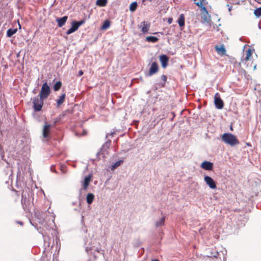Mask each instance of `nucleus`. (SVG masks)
<instances>
[{
  "label": "nucleus",
  "instance_id": "39",
  "mask_svg": "<svg viewBox=\"0 0 261 261\" xmlns=\"http://www.w3.org/2000/svg\"><path fill=\"white\" fill-rule=\"evenodd\" d=\"M18 223H19V224H20V225H22V224H23V223H22V222H19Z\"/></svg>",
  "mask_w": 261,
  "mask_h": 261
},
{
  "label": "nucleus",
  "instance_id": "24",
  "mask_svg": "<svg viewBox=\"0 0 261 261\" xmlns=\"http://www.w3.org/2000/svg\"><path fill=\"white\" fill-rule=\"evenodd\" d=\"M107 0H97L96 4L100 7H105L107 5Z\"/></svg>",
  "mask_w": 261,
  "mask_h": 261
},
{
  "label": "nucleus",
  "instance_id": "27",
  "mask_svg": "<svg viewBox=\"0 0 261 261\" xmlns=\"http://www.w3.org/2000/svg\"><path fill=\"white\" fill-rule=\"evenodd\" d=\"M165 223V218L163 217L160 221H157L155 223V226L159 227L160 226L164 225Z\"/></svg>",
  "mask_w": 261,
  "mask_h": 261
},
{
  "label": "nucleus",
  "instance_id": "18",
  "mask_svg": "<svg viewBox=\"0 0 261 261\" xmlns=\"http://www.w3.org/2000/svg\"><path fill=\"white\" fill-rule=\"evenodd\" d=\"M252 51L250 48H249L247 50H246L245 53L246 56L244 59L242 60V62H243L244 61H247L249 60L251 56H252Z\"/></svg>",
  "mask_w": 261,
  "mask_h": 261
},
{
  "label": "nucleus",
  "instance_id": "32",
  "mask_svg": "<svg viewBox=\"0 0 261 261\" xmlns=\"http://www.w3.org/2000/svg\"><path fill=\"white\" fill-rule=\"evenodd\" d=\"M121 164V161H118V162H117L116 163H115L113 165V168H115L117 167H118Z\"/></svg>",
  "mask_w": 261,
  "mask_h": 261
},
{
  "label": "nucleus",
  "instance_id": "43",
  "mask_svg": "<svg viewBox=\"0 0 261 261\" xmlns=\"http://www.w3.org/2000/svg\"><path fill=\"white\" fill-rule=\"evenodd\" d=\"M145 0H143V2H145Z\"/></svg>",
  "mask_w": 261,
  "mask_h": 261
},
{
  "label": "nucleus",
  "instance_id": "21",
  "mask_svg": "<svg viewBox=\"0 0 261 261\" xmlns=\"http://www.w3.org/2000/svg\"><path fill=\"white\" fill-rule=\"evenodd\" d=\"M94 196L92 193H89L87 195L86 200L88 204H91L93 201Z\"/></svg>",
  "mask_w": 261,
  "mask_h": 261
},
{
  "label": "nucleus",
  "instance_id": "30",
  "mask_svg": "<svg viewBox=\"0 0 261 261\" xmlns=\"http://www.w3.org/2000/svg\"><path fill=\"white\" fill-rule=\"evenodd\" d=\"M161 79L163 80V83L162 84V86L164 87L167 80V77L165 75H162L161 76Z\"/></svg>",
  "mask_w": 261,
  "mask_h": 261
},
{
  "label": "nucleus",
  "instance_id": "9",
  "mask_svg": "<svg viewBox=\"0 0 261 261\" xmlns=\"http://www.w3.org/2000/svg\"><path fill=\"white\" fill-rule=\"evenodd\" d=\"M195 4L200 8L202 11L207 13V11L205 7V5L207 4L205 0H194Z\"/></svg>",
  "mask_w": 261,
  "mask_h": 261
},
{
  "label": "nucleus",
  "instance_id": "33",
  "mask_svg": "<svg viewBox=\"0 0 261 261\" xmlns=\"http://www.w3.org/2000/svg\"><path fill=\"white\" fill-rule=\"evenodd\" d=\"M218 255H219V253H218V252H216L214 255H211L210 256H208L210 257H212V258L213 257H214V258H216V259H217Z\"/></svg>",
  "mask_w": 261,
  "mask_h": 261
},
{
  "label": "nucleus",
  "instance_id": "4",
  "mask_svg": "<svg viewBox=\"0 0 261 261\" xmlns=\"http://www.w3.org/2000/svg\"><path fill=\"white\" fill-rule=\"evenodd\" d=\"M214 103L217 109H222L224 107V102L220 97V94L216 93L214 96Z\"/></svg>",
  "mask_w": 261,
  "mask_h": 261
},
{
  "label": "nucleus",
  "instance_id": "35",
  "mask_svg": "<svg viewBox=\"0 0 261 261\" xmlns=\"http://www.w3.org/2000/svg\"><path fill=\"white\" fill-rule=\"evenodd\" d=\"M173 19L172 18H169L168 19V22L169 24H171L172 22Z\"/></svg>",
  "mask_w": 261,
  "mask_h": 261
},
{
  "label": "nucleus",
  "instance_id": "36",
  "mask_svg": "<svg viewBox=\"0 0 261 261\" xmlns=\"http://www.w3.org/2000/svg\"><path fill=\"white\" fill-rule=\"evenodd\" d=\"M227 7H228L229 11L230 12L232 10V7L231 6H229V5H227Z\"/></svg>",
  "mask_w": 261,
  "mask_h": 261
},
{
  "label": "nucleus",
  "instance_id": "3",
  "mask_svg": "<svg viewBox=\"0 0 261 261\" xmlns=\"http://www.w3.org/2000/svg\"><path fill=\"white\" fill-rule=\"evenodd\" d=\"M50 92V88L47 85V83L45 82L43 83L42 86L39 96L41 97V98L46 99L49 95Z\"/></svg>",
  "mask_w": 261,
  "mask_h": 261
},
{
  "label": "nucleus",
  "instance_id": "29",
  "mask_svg": "<svg viewBox=\"0 0 261 261\" xmlns=\"http://www.w3.org/2000/svg\"><path fill=\"white\" fill-rule=\"evenodd\" d=\"M74 31H76L79 29V26L76 21H73L71 23V27Z\"/></svg>",
  "mask_w": 261,
  "mask_h": 261
},
{
  "label": "nucleus",
  "instance_id": "13",
  "mask_svg": "<svg viewBox=\"0 0 261 261\" xmlns=\"http://www.w3.org/2000/svg\"><path fill=\"white\" fill-rule=\"evenodd\" d=\"M92 175H89L87 176H86L84 178V181L83 183V189L84 190H86L89 185V184L91 180Z\"/></svg>",
  "mask_w": 261,
  "mask_h": 261
},
{
  "label": "nucleus",
  "instance_id": "2",
  "mask_svg": "<svg viewBox=\"0 0 261 261\" xmlns=\"http://www.w3.org/2000/svg\"><path fill=\"white\" fill-rule=\"evenodd\" d=\"M43 98H41L40 97H36L34 98L33 103L35 111L39 112L41 110L43 105Z\"/></svg>",
  "mask_w": 261,
  "mask_h": 261
},
{
  "label": "nucleus",
  "instance_id": "19",
  "mask_svg": "<svg viewBox=\"0 0 261 261\" xmlns=\"http://www.w3.org/2000/svg\"><path fill=\"white\" fill-rule=\"evenodd\" d=\"M66 97L65 93H63L57 100V106H60L65 101Z\"/></svg>",
  "mask_w": 261,
  "mask_h": 261
},
{
  "label": "nucleus",
  "instance_id": "42",
  "mask_svg": "<svg viewBox=\"0 0 261 261\" xmlns=\"http://www.w3.org/2000/svg\"><path fill=\"white\" fill-rule=\"evenodd\" d=\"M238 64H239V66L241 65V63H239Z\"/></svg>",
  "mask_w": 261,
  "mask_h": 261
},
{
  "label": "nucleus",
  "instance_id": "7",
  "mask_svg": "<svg viewBox=\"0 0 261 261\" xmlns=\"http://www.w3.org/2000/svg\"><path fill=\"white\" fill-rule=\"evenodd\" d=\"M204 180L206 184L212 189H215L217 188L216 183L214 179L207 175L205 176Z\"/></svg>",
  "mask_w": 261,
  "mask_h": 261
},
{
  "label": "nucleus",
  "instance_id": "25",
  "mask_svg": "<svg viewBox=\"0 0 261 261\" xmlns=\"http://www.w3.org/2000/svg\"><path fill=\"white\" fill-rule=\"evenodd\" d=\"M137 3L136 2H133L129 6V10L131 12H134L137 8Z\"/></svg>",
  "mask_w": 261,
  "mask_h": 261
},
{
  "label": "nucleus",
  "instance_id": "26",
  "mask_svg": "<svg viewBox=\"0 0 261 261\" xmlns=\"http://www.w3.org/2000/svg\"><path fill=\"white\" fill-rule=\"evenodd\" d=\"M62 83L60 81H58L54 86V90L55 91H57L59 90V89L61 88Z\"/></svg>",
  "mask_w": 261,
  "mask_h": 261
},
{
  "label": "nucleus",
  "instance_id": "41",
  "mask_svg": "<svg viewBox=\"0 0 261 261\" xmlns=\"http://www.w3.org/2000/svg\"><path fill=\"white\" fill-rule=\"evenodd\" d=\"M19 28H21V25L19 23Z\"/></svg>",
  "mask_w": 261,
  "mask_h": 261
},
{
  "label": "nucleus",
  "instance_id": "28",
  "mask_svg": "<svg viewBox=\"0 0 261 261\" xmlns=\"http://www.w3.org/2000/svg\"><path fill=\"white\" fill-rule=\"evenodd\" d=\"M254 15L256 17H259L261 16V8H257L254 10Z\"/></svg>",
  "mask_w": 261,
  "mask_h": 261
},
{
  "label": "nucleus",
  "instance_id": "12",
  "mask_svg": "<svg viewBox=\"0 0 261 261\" xmlns=\"http://www.w3.org/2000/svg\"><path fill=\"white\" fill-rule=\"evenodd\" d=\"M51 125L48 124L46 122L43 126V136L44 138H47L49 136Z\"/></svg>",
  "mask_w": 261,
  "mask_h": 261
},
{
  "label": "nucleus",
  "instance_id": "31",
  "mask_svg": "<svg viewBox=\"0 0 261 261\" xmlns=\"http://www.w3.org/2000/svg\"><path fill=\"white\" fill-rule=\"evenodd\" d=\"M75 32L72 28H70L67 32L66 34L69 35L73 32Z\"/></svg>",
  "mask_w": 261,
  "mask_h": 261
},
{
  "label": "nucleus",
  "instance_id": "38",
  "mask_svg": "<svg viewBox=\"0 0 261 261\" xmlns=\"http://www.w3.org/2000/svg\"><path fill=\"white\" fill-rule=\"evenodd\" d=\"M59 119H58V118L56 119L55 120V121H54V124H56L57 122H58V121H59Z\"/></svg>",
  "mask_w": 261,
  "mask_h": 261
},
{
  "label": "nucleus",
  "instance_id": "34",
  "mask_svg": "<svg viewBox=\"0 0 261 261\" xmlns=\"http://www.w3.org/2000/svg\"><path fill=\"white\" fill-rule=\"evenodd\" d=\"M77 25H78L79 27H80V26H81L82 24H83L85 23V20H82L80 21H77Z\"/></svg>",
  "mask_w": 261,
  "mask_h": 261
},
{
  "label": "nucleus",
  "instance_id": "37",
  "mask_svg": "<svg viewBox=\"0 0 261 261\" xmlns=\"http://www.w3.org/2000/svg\"><path fill=\"white\" fill-rule=\"evenodd\" d=\"M83 74V71H82V70H80V71H79V76H81V75H82Z\"/></svg>",
  "mask_w": 261,
  "mask_h": 261
},
{
  "label": "nucleus",
  "instance_id": "23",
  "mask_svg": "<svg viewBox=\"0 0 261 261\" xmlns=\"http://www.w3.org/2000/svg\"><path fill=\"white\" fill-rule=\"evenodd\" d=\"M110 21L108 20H106L104 21L102 25H101V29L103 30H106L110 27Z\"/></svg>",
  "mask_w": 261,
  "mask_h": 261
},
{
  "label": "nucleus",
  "instance_id": "20",
  "mask_svg": "<svg viewBox=\"0 0 261 261\" xmlns=\"http://www.w3.org/2000/svg\"><path fill=\"white\" fill-rule=\"evenodd\" d=\"M145 40L148 42L155 43L158 41L159 38L154 36H147L146 37Z\"/></svg>",
  "mask_w": 261,
  "mask_h": 261
},
{
  "label": "nucleus",
  "instance_id": "17",
  "mask_svg": "<svg viewBox=\"0 0 261 261\" xmlns=\"http://www.w3.org/2000/svg\"><path fill=\"white\" fill-rule=\"evenodd\" d=\"M21 203L22 204L27 205L29 203V200L27 199L26 193L23 191L21 194Z\"/></svg>",
  "mask_w": 261,
  "mask_h": 261
},
{
  "label": "nucleus",
  "instance_id": "14",
  "mask_svg": "<svg viewBox=\"0 0 261 261\" xmlns=\"http://www.w3.org/2000/svg\"><path fill=\"white\" fill-rule=\"evenodd\" d=\"M215 48L216 51L218 54L220 55L221 56H223L225 55L226 49L224 47V45H221L220 46L217 45L215 46Z\"/></svg>",
  "mask_w": 261,
  "mask_h": 261
},
{
  "label": "nucleus",
  "instance_id": "40",
  "mask_svg": "<svg viewBox=\"0 0 261 261\" xmlns=\"http://www.w3.org/2000/svg\"><path fill=\"white\" fill-rule=\"evenodd\" d=\"M15 192L17 193V194L18 195V192H17V191H16V190H15Z\"/></svg>",
  "mask_w": 261,
  "mask_h": 261
},
{
  "label": "nucleus",
  "instance_id": "15",
  "mask_svg": "<svg viewBox=\"0 0 261 261\" xmlns=\"http://www.w3.org/2000/svg\"><path fill=\"white\" fill-rule=\"evenodd\" d=\"M67 19L68 17L67 16H65L61 18H57L56 21L58 22V26L59 27H63L65 24Z\"/></svg>",
  "mask_w": 261,
  "mask_h": 261
},
{
  "label": "nucleus",
  "instance_id": "16",
  "mask_svg": "<svg viewBox=\"0 0 261 261\" xmlns=\"http://www.w3.org/2000/svg\"><path fill=\"white\" fill-rule=\"evenodd\" d=\"M185 17L184 14H181L177 20V22L180 27L183 28L185 26Z\"/></svg>",
  "mask_w": 261,
  "mask_h": 261
},
{
  "label": "nucleus",
  "instance_id": "10",
  "mask_svg": "<svg viewBox=\"0 0 261 261\" xmlns=\"http://www.w3.org/2000/svg\"><path fill=\"white\" fill-rule=\"evenodd\" d=\"M200 167L206 170H212L213 168V164L210 162L205 161L201 163Z\"/></svg>",
  "mask_w": 261,
  "mask_h": 261
},
{
  "label": "nucleus",
  "instance_id": "8",
  "mask_svg": "<svg viewBox=\"0 0 261 261\" xmlns=\"http://www.w3.org/2000/svg\"><path fill=\"white\" fill-rule=\"evenodd\" d=\"M111 144V141L108 140L102 146L99 152L98 153V154H108V149L109 148Z\"/></svg>",
  "mask_w": 261,
  "mask_h": 261
},
{
  "label": "nucleus",
  "instance_id": "6",
  "mask_svg": "<svg viewBox=\"0 0 261 261\" xmlns=\"http://www.w3.org/2000/svg\"><path fill=\"white\" fill-rule=\"evenodd\" d=\"M138 28L140 29L141 31L144 34L148 33L150 27V22L146 21H143L141 22L139 25H138Z\"/></svg>",
  "mask_w": 261,
  "mask_h": 261
},
{
  "label": "nucleus",
  "instance_id": "5",
  "mask_svg": "<svg viewBox=\"0 0 261 261\" xmlns=\"http://www.w3.org/2000/svg\"><path fill=\"white\" fill-rule=\"evenodd\" d=\"M159 70V67L158 63L156 62L152 63L148 72L146 74L147 76H150L156 73Z\"/></svg>",
  "mask_w": 261,
  "mask_h": 261
},
{
  "label": "nucleus",
  "instance_id": "22",
  "mask_svg": "<svg viewBox=\"0 0 261 261\" xmlns=\"http://www.w3.org/2000/svg\"><path fill=\"white\" fill-rule=\"evenodd\" d=\"M17 31V29H9L7 32V36L8 37H11Z\"/></svg>",
  "mask_w": 261,
  "mask_h": 261
},
{
  "label": "nucleus",
  "instance_id": "11",
  "mask_svg": "<svg viewBox=\"0 0 261 261\" xmlns=\"http://www.w3.org/2000/svg\"><path fill=\"white\" fill-rule=\"evenodd\" d=\"M160 61L162 67L166 68L168 65L169 58L166 55H162L160 56Z\"/></svg>",
  "mask_w": 261,
  "mask_h": 261
},
{
  "label": "nucleus",
  "instance_id": "1",
  "mask_svg": "<svg viewBox=\"0 0 261 261\" xmlns=\"http://www.w3.org/2000/svg\"><path fill=\"white\" fill-rule=\"evenodd\" d=\"M222 141L231 146H234L240 143L237 137L231 133H224L222 136Z\"/></svg>",
  "mask_w": 261,
  "mask_h": 261
}]
</instances>
